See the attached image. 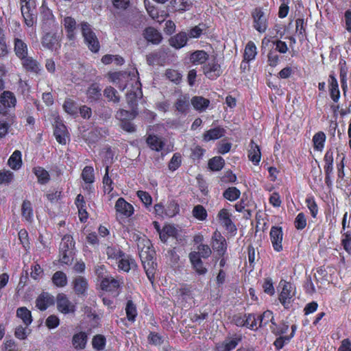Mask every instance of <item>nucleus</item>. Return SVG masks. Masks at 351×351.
Segmentation results:
<instances>
[{
	"mask_svg": "<svg viewBox=\"0 0 351 351\" xmlns=\"http://www.w3.org/2000/svg\"><path fill=\"white\" fill-rule=\"evenodd\" d=\"M133 240L137 243L139 256L145 269L149 280L152 282L155 274V263L153 261V252L151 250V242L145 234H134Z\"/></svg>",
	"mask_w": 351,
	"mask_h": 351,
	"instance_id": "f257e3e1",
	"label": "nucleus"
},
{
	"mask_svg": "<svg viewBox=\"0 0 351 351\" xmlns=\"http://www.w3.org/2000/svg\"><path fill=\"white\" fill-rule=\"evenodd\" d=\"M75 242L71 234H64L60 244V261L69 265L73 259Z\"/></svg>",
	"mask_w": 351,
	"mask_h": 351,
	"instance_id": "f03ea898",
	"label": "nucleus"
},
{
	"mask_svg": "<svg viewBox=\"0 0 351 351\" xmlns=\"http://www.w3.org/2000/svg\"><path fill=\"white\" fill-rule=\"evenodd\" d=\"M82 34L89 49L94 53L99 50V42L88 23H82Z\"/></svg>",
	"mask_w": 351,
	"mask_h": 351,
	"instance_id": "7ed1b4c3",
	"label": "nucleus"
},
{
	"mask_svg": "<svg viewBox=\"0 0 351 351\" xmlns=\"http://www.w3.org/2000/svg\"><path fill=\"white\" fill-rule=\"evenodd\" d=\"M137 112L135 110L132 111H126V110H119L116 113V117L121 123V127L128 132H134L136 127L132 122V119L137 115Z\"/></svg>",
	"mask_w": 351,
	"mask_h": 351,
	"instance_id": "20e7f679",
	"label": "nucleus"
},
{
	"mask_svg": "<svg viewBox=\"0 0 351 351\" xmlns=\"http://www.w3.org/2000/svg\"><path fill=\"white\" fill-rule=\"evenodd\" d=\"M282 290L279 300L285 308H289L295 295V287L291 282H280Z\"/></svg>",
	"mask_w": 351,
	"mask_h": 351,
	"instance_id": "39448f33",
	"label": "nucleus"
},
{
	"mask_svg": "<svg viewBox=\"0 0 351 351\" xmlns=\"http://www.w3.org/2000/svg\"><path fill=\"white\" fill-rule=\"evenodd\" d=\"M136 75H138V71L135 70V69L132 71V72H112L108 73V77L109 80L114 84L118 86L119 88L125 89L127 85V82L128 79L131 78L132 80V77L136 78Z\"/></svg>",
	"mask_w": 351,
	"mask_h": 351,
	"instance_id": "423d86ee",
	"label": "nucleus"
},
{
	"mask_svg": "<svg viewBox=\"0 0 351 351\" xmlns=\"http://www.w3.org/2000/svg\"><path fill=\"white\" fill-rule=\"evenodd\" d=\"M21 13L25 23L29 27L33 25L36 18L35 13L36 3L34 0H21Z\"/></svg>",
	"mask_w": 351,
	"mask_h": 351,
	"instance_id": "0eeeda50",
	"label": "nucleus"
},
{
	"mask_svg": "<svg viewBox=\"0 0 351 351\" xmlns=\"http://www.w3.org/2000/svg\"><path fill=\"white\" fill-rule=\"evenodd\" d=\"M269 238L274 250L277 252L283 250L284 232L280 226H272L269 231Z\"/></svg>",
	"mask_w": 351,
	"mask_h": 351,
	"instance_id": "6e6552de",
	"label": "nucleus"
},
{
	"mask_svg": "<svg viewBox=\"0 0 351 351\" xmlns=\"http://www.w3.org/2000/svg\"><path fill=\"white\" fill-rule=\"evenodd\" d=\"M114 208L117 219L129 217L134 215V207L124 198H119L115 202Z\"/></svg>",
	"mask_w": 351,
	"mask_h": 351,
	"instance_id": "1a4fd4ad",
	"label": "nucleus"
},
{
	"mask_svg": "<svg viewBox=\"0 0 351 351\" xmlns=\"http://www.w3.org/2000/svg\"><path fill=\"white\" fill-rule=\"evenodd\" d=\"M211 245L219 256H224L227 250L226 239L218 230H215L211 237Z\"/></svg>",
	"mask_w": 351,
	"mask_h": 351,
	"instance_id": "9d476101",
	"label": "nucleus"
},
{
	"mask_svg": "<svg viewBox=\"0 0 351 351\" xmlns=\"http://www.w3.org/2000/svg\"><path fill=\"white\" fill-rule=\"evenodd\" d=\"M254 27L259 32H265L268 27V17L261 8H256L252 13Z\"/></svg>",
	"mask_w": 351,
	"mask_h": 351,
	"instance_id": "9b49d317",
	"label": "nucleus"
},
{
	"mask_svg": "<svg viewBox=\"0 0 351 351\" xmlns=\"http://www.w3.org/2000/svg\"><path fill=\"white\" fill-rule=\"evenodd\" d=\"M16 104V97L10 90H4L0 95V113L5 114L8 108L14 107Z\"/></svg>",
	"mask_w": 351,
	"mask_h": 351,
	"instance_id": "f8f14e48",
	"label": "nucleus"
},
{
	"mask_svg": "<svg viewBox=\"0 0 351 351\" xmlns=\"http://www.w3.org/2000/svg\"><path fill=\"white\" fill-rule=\"evenodd\" d=\"M54 134L56 140L60 144H66V141L69 137L67 128L65 127L64 124L60 118H59V117L55 119Z\"/></svg>",
	"mask_w": 351,
	"mask_h": 351,
	"instance_id": "ddd939ff",
	"label": "nucleus"
},
{
	"mask_svg": "<svg viewBox=\"0 0 351 351\" xmlns=\"http://www.w3.org/2000/svg\"><path fill=\"white\" fill-rule=\"evenodd\" d=\"M56 303L58 309L63 313H73L75 310V304L72 303L66 295L61 293L57 295Z\"/></svg>",
	"mask_w": 351,
	"mask_h": 351,
	"instance_id": "4468645a",
	"label": "nucleus"
},
{
	"mask_svg": "<svg viewBox=\"0 0 351 351\" xmlns=\"http://www.w3.org/2000/svg\"><path fill=\"white\" fill-rule=\"evenodd\" d=\"M122 280L119 278H114V277H103L101 282V287L103 290L106 291L114 292L115 295H117L118 290L123 283Z\"/></svg>",
	"mask_w": 351,
	"mask_h": 351,
	"instance_id": "2eb2a0df",
	"label": "nucleus"
},
{
	"mask_svg": "<svg viewBox=\"0 0 351 351\" xmlns=\"http://www.w3.org/2000/svg\"><path fill=\"white\" fill-rule=\"evenodd\" d=\"M189 258L192 264L193 268L196 271V272L199 274H206L208 269L204 266V263L202 261L200 254L199 253L198 250L197 252H191L189 254Z\"/></svg>",
	"mask_w": 351,
	"mask_h": 351,
	"instance_id": "dca6fc26",
	"label": "nucleus"
},
{
	"mask_svg": "<svg viewBox=\"0 0 351 351\" xmlns=\"http://www.w3.org/2000/svg\"><path fill=\"white\" fill-rule=\"evenodd\" d=\"M204 73L210 80H215L221 73V65L215 60H209L203 68Z\"/></svg>",
	"mask_w": 351,
	"mask_h": 351,
	"instance_id": "f3484780",
	"label": "nucleus"
},
{
	"mask_svg": "<svg viewBox=\"0 0 351 351\" xmlns=\"http://www.w3.org/2000/svg\"><path fill=\"white\" fill-rule=\"evenodd\" d=\"M231 215L227 209H221L219 212L217 218L222 226L230 232L236 230V226L230 218Z\"/></svg>",
	"mask_w": 351,
	"mask_h": 351,
	"instance_id": "a211bd4d",
	"label": "nucleus"
},
{
	"mask_svg": "<svg viewBox=\"0 0 351 351\" xmlns=\"http://www.w3.org/2000/svg\"><path fill=\"white\" fill-rule=\"evenodd\" d=\"M54 302V298L49 293H42L36 300V306L40 310L47 309Z\"/></svg>",
	"mask_w": 351,
	"mask_h": 351,
	"instance_id": "6ab92c4d",
	"label": "nucleus"
},
{
	"mask_svg": "<svg viewBox=\"0 0 351 351\" xmlns=\"http://www.w3.org/2000/svg\"><path fill=\"white\" fill-rule=\"evenodd\" d=\"M330 95L334 101H338L340 98L339 83L334 74H330L328 79Z\"/></svg>",
	"mask_w": 351,
	"mask_h": 351,
	"instance_id": "aec40b11",
	"label": "nucleus"
},
{
	"mask_svg": "<svg viewBox=\"0 0 351 351\" xmlns=\"http://www.w3.org/2000/svg\"><path fill=\"white\" fill-rule=\"evenodd\" d=\"M16 55L22 60V64L23 66V60L25 59V56L28 53V47L24 40L21 38H14V47Z\"/></svg>",
	"mask_w": 351,
	"mask_h": 351,
	"instance_id": "412c9836",
	"label": "nucleus"
},
{
	"mask_svg": "<svg viewBox=\"0 0 351 351\" xmlns=\"http://www.w3.org/2000/svg\"><path fill=\"white\" fill-rule=\"evenodd\" d=\"M42 44L44 47H46L51 50L58 49L60 46L58 37L55 34H51V33H48L44 36Z\"/></svg>",
	"mask_w": 351,
	"mask_h": 351,
	"instance_id": "4be33fe9",
	"label": "nucleus"
},
{
	"mask_svg": "<svg viewBox=\"0 0 351 351\" xmlns=\"http://www.w3.org/2000/svg\"><path fill=\"white\" fill-rule=\"evenodd\" d=\"M118 266L121 270L129 271L136 267V263L134 259L131 258L128 255H125L120 250Z\"/></svg>",
	"mask_w": 351,
	"mask_h": 351,
	"instance_id": "5701e85b",
	"label": "nucleus"
},
{
	"mask_svg": "<svg viewBox=\"0 0 351 351\" xmlns=\"http://www.w3.org/2000/svg\"><path fill=\"white\" fill-rule=\"evenodd\" d=\"M75 205L78 210V215L80 221H86L88 217V214L86 211V203L84 200V195H78L76 197Z\"/></svg>",
	"mask_w": 351,
	"mask_h": 351,
	"instance_id": "b1692460",
	"label": "nucleus"
},
{
	"mask_svg": "<svg viewBox=\"0 0 351 351\" xmlns=\"http://www.w3.org/2000/svg\"><path fill=\"white\" fill-rule=\"evenodd\" d=\"M145 8L149 13V15L153 19L156 20L158 23H162L164 20L166 19L167 16V14L165 10H162L159 12L157 10L156 7L153 6V5L147 4L146 1L145 2Z\"/></svg>",
	"mask_w": 351,
	"mask_h": 351,
	"instance_id": "393cba45",
	"label": "nucleus"
},
{
	"mask_svg": "<svg viewBox=\"0 0 351 351\" xmlns=\"http://www.w3.org/2000/svg\"><path fill=\"white\" fill-rule=\"evenodd\" d=\"M147 144L150 149L154 151H162L165 146V141L160 136H154V134H149L147 139Z\"/></svg>",
	"mask_w": 351,
	"mask_h": 351,
	"instance_id": "a878e982",
	"label": "nucleus"
},
{
	"mask_svg": "<svg viewBox=\"0 0 351 351\" xmlns=\"http://www.w3.org/2000/svg\"><path fill=\"white\" fill-rule=\"evenodd\" d=\"M248 157L251 161L257 165L261 160V150L259 145H256L254 141H251L250 149L248 150Z\"/></svg>",
	"mask_w": 351,
	"mask_h": 351,
	"instance_id": "bb28decb",
	"label": "nucleus"
},
{
	"mask_svg": "<svg viewBox=\"0 0 351 351\" xmlns=\"http://www.w3.org/2000/svg\"><path fill=\"white\" fill-rule=\"evenodd\" d=\"M187 40L188 36L185 32H180L178 34L174 35V36L171 37L170 45L174 47V48H182V47L185 46L186 43H187Z\"/></svg>",
	"mask_w": 351,
	"mask_h": 351,
	"instance_id": "cd10ccee",
	"label": "nucleus"
},
{
	"mask_svg": "<svg viewBox=\"0 0 351 351\" xmlns=\"http://www.w3.org/2000/svg\"><path fill=\"white\" fill-rule=\"evenodd\" d=\"M63 24L65 29L67 32V36L69 39H74L75 37L76 21L75 19H72L70 16L64 17Z\"/></svg>",
	"mask_w": 351,
	"mask_h": 351,
	"instance_id": "c85d7f7f",
	"label": "nucleus"
},
{
	"mask_svg": "<svg viewBox=\"0 0 351 351\" xmlns=\"http://www.w3.org/2000/svg\"><path fill=\"white\" fill-rule=\"evenodd\" d=\"M144 36L147 40L152 43H159L162 38L160 32L153 27L145 28Z\"/></svg>",
	"mask_w": 351,
	"mask_h": 351,
	"instance_id": "c756f323",
	"label": "nucleus"
},
{
	"mask_svg": "<svg viewBox=\"0 0 351 351\" xmlns=\"http://www.w3.org/2000/svg\"><path fill=\"white\" fill-rule=\"evenodd\" d=\"M22 165V154L21 151H14L8 159L9 167H10L12 169H21Z\"/></svg>",
	"mask_w": 351,
	"mask_h": 351,
	"instance_id": "7c9ffc66",
	"label": "nucleus"
},
{
	"mask_svg": "<svg viewBox=\"0 0 351 351\" xmlns=\"http://www.w3.org/2000/svg\"><path fill=\"white\" fill-rule=\"evenodd\" d=\"M239 339L238 337H231V339H227L223 342L217 346V351H230L232 349L235 348L237 346Z\"/></svg>",
	"mask_w": 351,
	"mask_h": 351,
	"instance_id": "2f4dec72",
	"label": "nucleus"
},
{
	"mask_svg": "<svg viewBox=\"0 0 351 351\" xmlns=\"http://www.w3.org/2000/svg\"><path fill=\"white\" fill-rule=\"evenodd\" d=\"M224 134L225 130L223 128H214L206 131L204 134L203 138L208 142V141H211V139L220 138V137L223 136Z\"/></svg>",
	"mask_w": 351,
	"mask_h": 351,
	"instance_id": "473e14b6",
	"label": "nucleus"
},
{
	"mask_svg": "<svg viewBox=\"0 0 351 351\" xmlns=\"http://www.w3.org/2000/svg\"><path fill=\"white\" fill-rule=\"evenodd\" d=\"M257 48L256 44L252 40L248 42L244 49V59L247 61L253 60L257 55Z\"/></svg>",
	"mask_w": 351,
	"mask_h": 351,
	"instance_id": "72a5a7b5",
	"label": "nucleus"
},
{
	"mask_svg": "<svg viewBox=\"0 0 351 351\" xmlns=\"http://www.w3.org/2000/svg\"><path fill=\"white\" fill-rule=\"evenodd\" d=\"M178 232V229L176 228L175 226L165 225L160 232V239L163 242H166L169 237H177Z\"/></svg>",
	"mask_w": 351,
	"mask_h": 351,
	"instance_id": "f704fd0d",
	"label": "nucleus"
},
{
	"mask_svg": "<svg viewBox=\"0 0 351 351\" xmlns=\"http://www.w3.org/2000/svg\"><path fill=\"white\" fill-rule=\"evenodd\" d=\"M326 136L324 132L319 131L314 134L313 137V145L315 149L322 151L325 146Z\"/></svg>",
	"mask_w": 351,
	"mask_h": 351,
	"instance_id": "c9c22d12",
	"label": "nucleus"
},
{
	"mask_svg": "<svg viewBox=\"0 0 351 351\" xmlns=\"http://www.w3.org/2000/svg\"><path fill=\"white\" fill-rule=\"evenodd\" d=\"M16 315L26 326L30 325L33 322L31 311L27 307H19L16 309Z\"/></svg>",
	"mask_w": 351,
	"mask_h": 351,
	"instance_id": "e433bc0d",
	"label": "nucleus"
},
{
	"mask_svg": "<svg viewBox=\"0 0 351 351\" xmlns=\"http://www.w3.org/2000/svg\"><path fill=\"white\" fill-rule=\"evenodd\" d=\"M74 289L77 295H84L88 289V282L84 277H76L73 281Z\"/></svg>",
	"mask_w": 351,
	"mask_h": 351,
	"instance_id": "4c0bfd02",
	"label": "nucleus"
},
{
	"mask_svg": "<svg viewBox=\"0 0 351 351\" xmlns=\"http://www.w3.org/2000/svg\"><path fill=\"white\" fill-rule=\"evenodd\" d=\"M33 171L37 177L38 182L41 183V184H45V183L49 181L50 173L43 167H36L34 168Z\"/></svg>",
	"mask_w": 351,
	"mask_h": 351,
	"instance_id": "58836bf2",
	"label": "nucleus"
},
{
	"mask_svg": "<svg viewBox=\"0 0 351 351\" xmlns=\"http://www.w3.org/2000/svg\"><path fill=\"white\" fill-rule=\"evenodd\" d=\"M269 322H271V326H274V313L271 312V311H265L261 315L258 316V327H263V326L267 325Z\"/></svg>",
	"mask_w": 351,
	"mask_h": 351,
	"instance_id": "ea45409f",
	"label": "nucleus"
},
{
	"mask_svg": "<svg viewBox=\"0 0 351 351\" xmlns=\"http://www.w3.org/2000/svg\"><path fill=\"white\" fill-rule=\"evenodd\" d=\"M209 55L205 51H195L190 56V60L193 64H204L208 60Z\"/></svg>",
	"mask_w": 351,
	"mask_h": 351,
	"instance_id": "a19ab883",
	"label": "nucleus"
},
{
	"mask_svg": "<svg viewBox=\"0 0 351 351\" xmlns=\"http://www.w3.org/2000/svg\"><path fill=\"white\" fill-rule=\"evenodd\" d=\"M171 4L174 10L185 11L189 10L193 5V1L191 0H172Z\"/></svg>",
	"mask_w": 351,
	"mask_h": 351,
	"instance_id": "79ce46f5",
	"label": "nucleus"
},
{
	"mask_svg": "<svg viewBox=\"0 0 351 351\" xmlns=\"http://www.w3.org/2000/svg\"><path fill=\"white\" fill-rule=\"evenodd\" d=\"M87 343V335L84 332H80L75 334L73 338V345L75 348L82 349L84 348Z\"/></svg>",
	"mask_w": 351,
	"mask_h": 351,
	"instance_id": "37998d69",
	"label": "nucleus"
},
{
	"mask_svg": "<svg viewBox=\"0 0 351 351\" xmlns=\"http://www.w3.org/2000/svg\"><path fill=\"white\" fill-rule=\"evenodd\" d=\"M126 317L130 322H134L138 315V311L136 304L132 300H128L125 306Z\"/></svg>",
	"mask_w": 351,
	"mask_h": 351,
	"instance_id": "c03bdc74",
	"label": "nucleus"
},
{
	"mask_svg": "<svg viewBox=\"0 0 351 351\" xmlns=\"http://www.w3.org/2000/svg\"><path fill=\"white\" fill-rule=\"evenodd\" d=\"M52 282L57 287H64L66 286L68 283V278L65 273L64 271H61V270H58L53 274L52 278Z\"/></svg>",
	"mask_w": 351,
	"mask_h": 351,
	"instance_id": "a18cd8bd",
	"label": "nucleus"
},
{
	"mask_svg": "<svg viewBox=\"0 0 351 351\" xmlns=\"http://www.w3.org/2000/svg\"><path fill=\"white\" fill-rule=\"evenodd\" d=\"M191 104L194 108L197 110H204L209 106L210 101L208 99H204L203 97H194L191 99Z\"/></svg>",
	"mask_w": 351,
	"mask_h": 351,
	"instance_id": "49530a36",
	"label": "nucleus"
},
{
	"mask_svg": "<svg viewBox=\"0 0 351 351\" xmlns=\"http://www.w3.org/2000/svg\"><path fill=\"white\" fill-rule=\"evenodd\" d=\"M23 67H25L27 71H31L34 73H38V71H40V66L37 60L32 58H28L27 55L25 56V59L23 60Z\"/></svg>",
	"mask_w": 351,
	"mask_h": 351,
	"instance_id": "de8ad7c7",
	"label": "nucleus"
},
{
	"mask_svg": "<svg viewBox=\"0 0 351 351\" xmlns=\"http://www.w3.org/2000/svg\"><path fill=\"white\" fill-rule=\"evenodd\" d=\"M87 97L91 101H95L101 97V88L97 83L90 85L86 91Z\"/></svg>",
	"mask_w": 351,
	"mask_h": 351,
	"instance_id": "09e8293b",
	"label": "nucleus"
},
{
	"mask_svg": "<svg viewBox=\"0 0 351 351\" xmlns=\"http://www.w3.org/2000/svg\"><path fill=\"white\" fill-rule=\"evenodd\" d=\"M193 216L195 217L197 220L204 221L208 217V212L206 208L202 204H197L195 206L192 210Z\"/></svg>",
	"mask_w": 351,
	"mask_h": 351,
	"instance_id": "8fccbe9b",
	"label": "nucleus"
},
{
	"mask_svg": "<svg viewBox=\"0 0 351 351\" xmlns=\"http://www.w3.org/2000/svg\"><path fill=\"white\" fill-rule=\"evenodd\" d=\"M225 165V160L221 156H214L208 161V167L213 171H220Z\"/></svg>",
	"mask_w": 351,
	"mask_h": 351,
	"instance_id": "3c124183",
	"label": "nucleus"
},
{
	"mask_svg": "<svg viewBox=\"0 0 351 351\" xmlns=\"http://www.w3.org/2000/svg\"><path fill=\"white\" fill-rule=\"evenodd\" d=\"M63 108L70 115H75L78 112V106L71 99H66L63 104Z\"/></svg>",
	"mask_w": 351,
	"mask_h": 351,
	"instance_id": "603ef678",
	"label": "nucleus"
},
{
	"mask_svg": "<svg viewBox=\"0 0 351 351\" xmlns=\"http://www.w3.org/2000/svg\"><path fill=\"white\" fill-rule=\"evenodd\" d=\"M241 191L236 186H229L223 192V197L229 201H235V199H239Z\"/></svg>",
	"mask_w": 351,
	"mask_h": 351,
	"instance_id": "864d4df0",
	"label": "nucleus"
},
{
	"mask_svg": "<svg viewBox=\"0 0 351 351\" xmlns=\"http://www.w3.org/2000/svg\"><path fill=\"white\" fill-rule=\"evenodd\" d=\"M82 177L86 183H93L95 181L94 168L91 166L84 167L82 171Z\"/></svg>",
	"mask_w": 351,
	"mask_h": 351,
	"instance_id": "5fc2aeb1",
	"label": "nucleus"
},
{
	"mask_svg": "<svg viewBox=\"0 0 351 351\" xmlns=\"http://www.w3.org/2000/svg\"><path fill=\"white\" fill-rule=\"evenodd\" d=\"M189 106V97H186V95H182V97H178L176 104V108L179 112H186Z\"/></svg>",
	"mask_w": 351,
	"mask_h": 351,
	"instance_id": "6e6d98bb",
	"label": "nucleus"
},
{
	"mask_svg": "<svg viewBox=\"0 0 351 351\" xmlns=\"http://www.w3.org/2000/svg\"><path fill=\"white\" fill-rule=\"evenodd\" d=\"M14 178V174L10 170L3 169L0 170V184H9Z\"/></svg>",
	"mask_w": 351,
	"mask_h": 351,
	"instance_id": "4d7b16f0",
	"label": "nucleus"
},
{
	"mask_svg": "<svg viewBox=\"0 0 351 351\" xmlns=\"http://www.w3.org/2000/svg\"><path fill=\"white\" fill-rule=\"evenodd\" d=\"M22 215L25 220L31 221L33 217V210L29 202H23L22 204Z\"/></svg>",
	"mask_w": 351,
	"mask_h": 351,
	"instance_id": "13d9d810",
	"label": "nucleus"
},
{
	"mask_svg": "<svg viewBox=\"0 0 351 351\" xmlns=\"http://www.w3.org/2000/svg\"><path fill=\"white\" fill-rule=\"evenodd\" d=\"M245 326L248 328L256 330L258 328V317L254 314H248L245 316Z\"/></svg>",
	"mask_w": 351,
	"mask_h": 351,
	"instance_id": "bf43d9fd",
	"label": "nucleus"
},
{
	"mask_svg": "<svg viewBox=\"0 0 351 351\" xmlns=\"http://www.w3.org/2000/svg\"><path fill=\"white\" fill-rule=\"evenodd\" d=\"M109 167H106V173L103 178L104 189L106 193H110L113 189L112 180L108 173Z\"/></svg>",
	"mask_w": 351,
	"mask_h": 351,
	"instance_id": "052dcab7",
	"label": "nucleus"
},
{
	"mask_svg": "<svg viewBox=\"0 0 351 351\" xmlns=\"http://www.w3.org/2000/svg\"><path fill=\"white\" fill-rule=\"evenodd\" d=\"M306 204L312 217H317L318 213V205L315 202V198H313V197H308L306 199Z\"/></svg>",
	"mask_w": 351,
	"mask_h": 351,
	"instance_id": "680f3d73",
	"label": "nucleus"
},
{
	"mask_svg": "<svg viewBox=\"0 0 351 351\" xmlns=\"http://www.w3.org/2000/svg\"><path fill=\"white\" fill-rule=\"evenodd\" d=\"M307 224V219L304 213H300L297 215L294 219V225L296 229L302 230L305 228Z\"/></svg>",
	"mask_w": 351,
	"mask_h": 351,
	"instance_id": "e2e57ef3",
	"label": "nucleus"
},
{
	"mask_svg": "<svg viewBox=\"0 0 351 351\" xmlns=\"http://www.w3.org/2000/svg\"><path fill=\"white\" fill-rule=\"evenodd\" d=\"M271 330L274 334L284 336V334L289 330V325L286 324V323H282L280 325H277L274 322L273 323V326L271 327Z\"/></svg>",
	"mask_w": 351,
	"mask_h": 351,
	"instance_id": "0e129e2a",
	"label": "nucleus"
},
{
	"mask_svg": "<svg viewBox=\"0 0 351 351\" xmlns=\"http://www.w3.org/2000/svg\"><path fill=\"white\" fill-rule=\"evenodd\" d=\"M197 249L200 254L201 258H204V259L209 258L210 254H212V250L209 245H206V243H200L197 245Z\"/></svg>",
	"mask_w": 351,
	"mask_h": 351,
	"instance_id": "69168bd1",
	"label": "nucleus"
},
{
	"mask_svg": "<svg viewBox=\"0 0 351 351\" xmlns=\"http://www.w3.org/2000/svg\"><path fill=\"white\" fill-rule=\"evenodd\" d=\"M179 212V206L175 202H170L165 208V214L167 217H173Z\"/></svg>",
	"mask_w": 351,
	"mask_h": 351,
	"instance_id": "338daca9",
	"label": "nucleus"
},
{
	"mask_svg": "<svg viewBox=\"0 0 351 351\" xmlns=\"http://www.w3.org/2000/svg\"><path fill=\"white\" fill-rule=\"evenodd\" d=\"M104 95L107 97L110 101H119L120 97L117 95V90L115 88H112V86H108L104 90Z\"/></svg>",
	"mask_w": 351,
	"mask_h": 351,
	"instance_id": "774afa93",
	"label": "nucleus"
}]
</instances>
